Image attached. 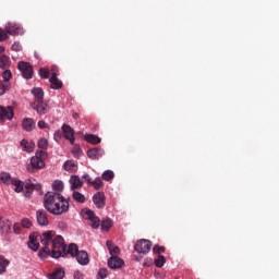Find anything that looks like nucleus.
<instances>
[{"mask_svg":"<svg viewBox=\"0 0 279 279\" xmlns=\"http://www.w3.org/2000/svg\"><path fill=\"white\" fill-rule=\"evenodd\" d=\"M52 254L51 258H65L68 254L72 258H76L78 265H88L90 258L86 251H80V247L75 243H71L68 247L64 245V238L62 235H57L52 242Z\"/></svg>","mask_w":279,"mask_h":279,"instance_id":"obj_1","label":"nucleus"},{"mask_svg":"<svg viewBox=\"0 0 279 279\" xmlns=\"http://www.w3.org/2000/svg\"><path fill=\"white\" fill-rule=\"evenodd\" d=\"M44 207L50 215H64L69 213V201L60 193L47 192L44 196Z\"/></svg>","mask_w":279,"mask_h":279,"instance_id":"obj_2","label":"nucleus"},{"mask_svg":"<svg viewBox=\"0 0 279 279\" xmlns=\"http://www.w3.org/2000/svg\"><path fill=\"white\" fill-rule=\"evenodd\" d=\"M58 235L56 231H46L40 235V243L44 245L38 252L39 258H48L49 254H53V241H56Z\"/></svg>","mask_w":279,"mask_h":279,"instance_id":"obj_3","label":"nucleus"},{"mask_svg":"<svg viewBox=\"0 0 279 279\" xmlns=\"http://www.w3.org/2000/svg\"><path fill=\"white\" fill-rule=\"evenodd\" d=\"M45 160H47V151L37 150L35 156L31 158V162L26 166L28 173H36L40 169H45Z\"/></svg>","mask_w":279,"mask_h":279,"instance_id":"obj_4","label":"nucleus"},{"mask_svg":"<svg viewBox=\"0 0 279 279\" xmlns=\"http://www.w3.org/2000/svg\"><path fill=\"white\" fill-rule=\"evenodd\" d=\"M17 69L24 80H32L34 77V66L29 62L20 61Z\"/></svg>","mask_w":279,"mask_h":279,"instance_id":"obj_5","label":"nucleus"},{"mask_svg":"<svg viewBox=\"0 0 279 279\" xmlns=\"http://www.w3.org/2000/svg\"><path fill=\"white\" fill-rule=\"evenodd\" d=\"M151 245V241L149 240H140L135 243L134 250L137 254H149Z\"/></svg>","mask_w":279,"mask_h":279,"instance_id":"obj_6","label":"nucleus"},{"mask_svg":"<svg viewBox=\"0 0 279 279\" xmlns=\"http://www.w3.org/2000/svg\"><path fill=\"white\" fill-rule=\"evenodd\" d=\"M5 119H8V121H12V119H14V110L10 106L7 108L0 106V123H3Z\"/></svg>","mask_w":279,"mask_h":279,"instance_id":"obj_7","label":"nucleus"},{"mask_svg":"<svg viewBox=\"0 0 279 279\" xmlns=\"http://www.w3.org/2000/svg\"><path fill=\"white\" fill-rule=\"evenodd\" d=\"M63 137L71 143V145H75V130L71 128V125L63 124L62 125Z\"/></svg>","mask_w":279,"mask_h":279,"instance_id":"obj_8","label":"nucleus"},{"mask_svg":"<svg viewBox=\"0 0 279 279\" xmlns=\"http://www.w3.org/2000/svg\"><path fill=\"white\" fill-rule=\"evenodd\" d=\"M34 191H37V193H39L40 195H43V185L40 183H36V184H25V191H24V197H32V194L34 193Z\"/></svg>","mask_w":279,"mask_h":279,"instance_id":"obj_9","label":"nucleus"},{"mask_svg":"<svg viewBox=\"0 0 279 279\" xmlns=\"http://www.w3.org/2000/svg\"><path fill=\"white\" fill-rule=\"evenodd\" d=\"M85 216L88 221H90V227L94 228V230H97V228L101 226V220L95 215L94 210L87 209Z\"/></svg>","mask_w":279,"mask_h":279,"instance_id":"obj_10","label":"nucleus"},{"mask_svg":"<svg viewBox=\"0 0 279 279\" xmlns=\"http://www.w3.org/2000/svg\"><path fill=\"white\" fill-rule=\"evenodd\" d=\"M36 219L38 226L45 227L49 226V218L45 209H39L36 211Z\"/></svg>","mask_w":279,"mask_h":279,"instance_id":"obj_11","label":"nucleus"},{"mask_svg":"<svg viewBox=\"0 0 279 279\" xmlns=\"http://www.w3.org/2000/svg\"><path fill=\"white\" fill-rule=\"evenodd\" d=\"M124 265H125V262H123V259L119 256L110 257L108 259V267L110 269H121V267H123Z\"/></svg>","mask_w":279,"mask_h":279,"instance_id":"obj_12","label":"nucleus"},{"mask_svg":"<svg viewBox=\"0 0 279 279\" xmlns=\"http://www.w3.org/2000/svg\"><path fill=\"white\" fill-rule=\"evenodd\" d=\"M5 32L10 34V36H19V34H21V26L16 23L9 22L5 25Z\"/></svg>","mask_w":279,"mask_h":279,"instance_id":"obj_13","label":"nucleus"},{"mask_svg":"<svg viewBox=\"0 0 279 279\" xmlns=\"http://www.w3.org/2000/svg\"><path fill=\"white\" fill-rule=\"evenodd\" d=\"M104 148H92L87 150V156L90 158V160H99V158L104 157Z\"/></svg>","mask_w":279,"mask_h":279,"instance_id":"obj_14","label":"nucleus"},{"mask_svg":"<svg viewBox=\"0 0 279 279\" xmlns=\"http://www.w3.org/2000/svg\"><path fill=\"white\" fill-rule=\"evenodd\" d=\"M34 110H36L37 114H47L49 112V105H47L45 101L41 102H34L33 105Z\"/></svg>","mask_w":279,"mask_h":279,"instance_id":"obj_15","label":"nucleus"},{"mask_svg":"<svg viewBox=\"0 0 279 279\" xmlns=\"http://www.w3.org/2000/svg\"><path fill=\"white\" fill-rule=\"evenodd\" d=\"M93 202L97 208H104V206H106V195H104L101 192H98L94 195Z\"/></svg>","mask_w":279,"mask_h":279,"instance_id":"obj_16","label":"nucleus"},{"mask_svg":"<svg viewBox=\"0 0 279 279\" xmlns=\"http://www.w3.org/2000/svg\"><path fill=\"white\" fill-rule=\"evenodd\" d=\"M70 185L71 191H76V189H82V186H84V181H82L78 175H71Z\"/></svg>","mask_w":279,"mask_h":279,"instance_id":"obj_17","label":"nucleus"},{"mask_svg":"<svg viewBox=\"0 0 279 279\" xmlns=\"http://www.w3.org/2000/svg\"><path fill=\"white\" fill-rule=\"evenodd\" d=\"M22 128L25 132H32L36 128V122L32 118H24L22 121Z\"/></svg>","mask_w":279,"mask_h":279,"instance_id":"obj_18","label":"nucleus"},{"mask_svg":"<svg viewBox=\"0 0 279 279\" xmlns=\"http://www.w3.org/2000/svg\"><path fill=\"white\" fill-rule=\"evenodd\" d=\"M32 95H34V97H35V104L43 102L45 99V92L40 87L33 88Z\"/></svg>","mask_w":279,"mask_h":279,"instance_id":"obj_19","label":"nucleus"},{"mask_svg":"<svg viewBox=\"0 0 279 279\" xmlns=\"http://www.w3.org/2000/svg\"><path fill=\"white\" fill-rule=\"evenodd\" d=\"M49 82H50V88H52V90H60V88H62L63 86L62 81H60L58 76H56V73H53V76L49 78Z\"/></svg>","mask_w":279,"mask_h":279,"instance_id":"obj_20","label":"nucleus"},{"mask_svg":"<svg viewBox=\"0 0 279 279\" xmlns=\"http://www.w3.org/2000/svg\"><path fill=\"white\" fill-rule=\"evenodd\" d=\"M107 248L109 251V254L111 255V257H117L119 256L121 250L119 248V246L114 245V243H112V241H107L106 243Z\"/></svg>","mask_w":279,"mask_h":279,"instance_id":"obj_21","label":"nucleus"},{"mask_svg":"<svg viewBox=\"0 0 279 279\" xmlns=\"http://www.w3.org/2000/svg\"><path fill=\"white\" fill-rule=\"evenodd\" d=\"M12 186H14V191L15 193H25V183H23V181L19 180V179H13V181H11Z\"/></svg>","mask_w":279,"mask_h":279,"instance_id":"obj_22","label":"nucleus"},{"mask_svg":"<svg viewBox=\"0 0 279 279\" xmlns=\"http://www.w3.org/2000/svg\"><path fill=\"white\" fill-rule=\"evenodd\" d=\"M0 231L2 234H10L12 231V225L10 223V220L5 219L0 223Z\"/></svg>","mask_w":279,"mask_h":279,"instance_id":"obj_23","label":"nucleus"},{"mask_svg":"<svg viewBox=\"0 0 279 279\" xmlns=\"http://www.w3.org/2000/svg\"><path fill=\"white\" fill-rule=\"evenodd\" d=\"M21 147L23 151H27L28 154H31V151H34V147H36V145L34 144V142H27L26 140H22Z\"/></svg>","mask_w":279,"mask_h":279,"instance_id":"obj_24","label":"nucleus"},{"mask_svg":"<svg viewBox=\"0 0 279 279\" xmlns=\"http://www.w3.org/2000/svg\"><path fill=\"white\" fill-rule=\"evenodd\" d=\"M63 169L69 173H74V171L77 169V163H75L73 160H66L63 165Z\"/></svg>","mask_w":279,"mask_h":279,"instance_id":"obj_25","label":"nucleus"},{"mask_svg":"<svg viewBox=\"0 0 279 279\" xmlns=\"http://www.w3.org/2000/svg\"><path fill=\"white\" fill-rule=\"evenodd\" d=\"M28 247L33 252H38V248L40 247L38 240H36V238H34V235H29Z\"/></svg>","mask_w":279,"mask_h":279,"instance_id":"obj_26","label":"nucleus"},{"mask_svg":"<svg viewBox=\"0 0 279 279\" xmlns=\"http://www.w3.org/2000/svg\"><path fill=\"white\" fill-rule=\"evenodd\" d=\"M14 179H12V175H10V173L8 172H2L0 174V182H2V184H7V186H10V184H12V181Z\"/></svg>","mask_w":279,"mask_h":279,"instance_id":"obj_27","label":"nucleus"},{"mask_svg":"<svg viewBox=\"0 0 279 279\" xmlns=\"http://www.w3.org/2000/svg\"><path fill=\"white\" fill-rule=\"evenodd\" d=\"M49 279H62L64 278V270L62 268L54 269L53 272L48 275Z\"/></svg>","mask_w":279,"mask_h":279,"instance_id":"obj_28","label":"nucleus"},{"mask_svg":"<svg viewBox=\"0 0 279 279\" xmlns=\"http://www.w3.org/2000/svg\"><path fill=\"white\" fill-rule=\"evenodd\" d=\"M52 191H54V193H62V191H64V182L57 180L52 183Z\"/></svg>","mask_w":279,"mask_h":279,"instance_id":"obj_29","label":"nucleus"},{"mask_svg":"<svg viewBox=\"0 0 279 279\" xmlns=\"http://www.w3.org/2000/svg\"><path fill=\"white\" fill-rule=\"evenodd\" d=\"M10 57L5 54L0 56V69H9L10 68Z\"/></svg>","mask_w":279,"mask_h":279,"instance_id":"obj_30","label":"nucleus"},{"mask_svg":"<svg viewBox=\"0 0 279 279\" xmlns=\"http://www.w3.org/2000/svg\"><path fill=\"white\" fill-rule=\"evenodd\" d=\"M85 141L87 143H90L92 145H99V143H101V138H99V136L93 135V134L87 135L85 137Z\"/></svg>","mask_w":279,"mask_h":279,"instance_id":"obj_31","label":"nucleus"},{"mask_svg":"<svg viewBox=\"0 0 279 279\" xmlns=\"http://www.w3.org/2000/svg\"><path fill=\"white\" fill-rule=\"evenodd\" d=\"M72 197L74 199V202H78V204H84V202H86V196H84V194L74 191L72 194Z\"/></svg>","mask_w":279,"mask_h":279,"instance_id":"obj_32","label":"nucleus"},{"mask_svg":"<svg viewBox=\"0 0 279 279\" xmlns=\"http://www.w3.org/2000/svg\"><path fill=\"white\" fill-rule=\"evenodd\" d=\"M100 226H101V230H104L105 232H108L110 228H112V220L110 218H106L101 221Z\"/></svg>","mask_w":279,"mask_h":279,"instance_id":"obj_33","label":"nucleus"},{"mask_svg":"<svg viewBox=\"0 0 279 279\" xmlns=\"http://www.w3.org/2000/svg\"><path fill=\"white\" fill-rule=\"evenodd\" d=\"M114 179V172L112 170H106L102 173V180H105L106 182H110V180Z\"/></svg>","mask_w":279,"mask_h":279,"instance_id":"obj_34","label":"nucleus"},{"mask_svg":"<svg viewBox=\"0 0 279 279\" xmlns=\"http://www.w3.org/2000/svg\"><path fill=\"white\" fill-rule=\"evenodd\" d=\"M90 184L96 191H99V189L104 186V181L101 180V178H96L94 181H92Z\"/></svg>","mask_w":279,"mask_h":279,"instance_id":"obj_35","label":"nucleus"},{"mask_svg":"<svg viewBox=\"0 0 279 279\" xmlns=\"http://www.w3.org/2000/svg\"><path fill=\"white\" fill-rule=\"evenodd\" d=\"M8 265H10V262H8L5 257L0 255V274H3L5 271V267H8Z\"/></svg>","mask_w":279,"mask_h":279,"instance_id":"obj_36","label":"nucleus"},{"mask_svg":"<svg viewBox=\"0 0 279 279\" xmlns=\"http://www.w3.org/2000/svg\"><path fill=\"white\" fill-rule=\"evenodd\" d=\"M154 263L159 268L165 267V263H167V258H165V256L162 255H158V257L155 259Z\"/></svg>","mask_w":279,"mask_h":279,"instance_id":"obj_37","label":"nucleus"},{"mask_svg":"<svg viewBox=\"0 0 279 279\" xmlns=\"http://www.w3.org/2000/svg\"><path fill=\"white\" fill-rule=\"evenodd\" d=\"M37 145L39 149H47V147H49V142L47 141V138H40Z\"/></svg>","mask_w":279,"mask_h":279,"instance_id":"obj_38","label":"nucleus"},{"mask_svg":"<svg viewBox=\"0 0 279 279\" xmlns=\"http://www.w3.org/2000/svg\"><path fill=\"white\" fill-rule=\"evenodd\" d=\"M49 70L45 69V68H41L39 69V75L43 80H49Z\"/></svg>","mask_w":279,"mask_h":279,"instance_id":"obj_39","label":"nucleus"},{"mask_svg":"<svg viewBox=\"0 0 279 279\" xmlns=\"http://www.w3.org/2000/svg\"><path fill=\"white\" fill-rule=\"evenodd\" d=\"M2 77H3L4 82H10L12 80V71L5 70L2 73Z\"/></svg>","mask_w":279,"mask_h":279,"instance_id":"obj_40","label":"nucleus"},{"mask_svg":"<svg viewBox=\"0 0 279 279\" xmlns=\"http://www.w3.org/2000/svg\"><path fill=\"white\" fill-rule=\"evenodd\" d=\"M7 90H10V85L8 83H0V96L5 95Z\"/></svg>","mask_w":279,"mask_h":279,"instance_id":"obj_41","label":"nucleus"},{"mask_svg":"<svg viewBox=\"0 0 279 279\" xmlns=\"http://www.w3.org/2000/svg\"><path fill=\"white\" fill-rule=\"evenodd\" d=\"M153 252L154 254H165V246L155 245Z\"/></svg>","mask_w":279,"mask_h":279,"instance_id":"obj_42","label":"nucleus"},{"mask_svg":"<svg viewBox=\"0 0 279 279\" xmlns=\"http://www.w3.org/2000/svg\"><path fill=\"white\" fill-rule=\"evenodd\" d=\"M98 276L100 279L108 278V269L107 268H100L98 270Z\"/></svg>","mask_w":279,"mask_h":279,"instance_id":"obj_43","label":"nucleus"},{"mask_svg":"<svg viewBox=\"0 0 279 279\" xmlns=\"http://www.w3.org/2000/svg\"><path fill=\"white\" fill-rule=\"evenodd\" d=\"M21 226L22 228H32V220H29L28 218H24L21 221Z\"/></svg>","mask_w":279,"mask_h":279,"instance_id":"obj_44","label":"nucleus"},{"mask_svg":"<svg viewBox=\"0 0 279 279\" xmlns=\"http://www.w3.org/2000/svg\"><path fill=\"white\" fill-rule=\"evenodd\" d=\"M4 40H8V32L0 28V43H3Z\"/></svg>","mask_w":279,"mask_h":279,"instance_id":"obj_45","label":"nucleus"},{"mask_svg":"<svg viewBox=\"0 0 279 279\" xmlns=\"http://www.w3.org/2000/svg\"><path fill=\"white\" fill-rule=\"evenodd\" d=\"M72 154L73 156H80L82 154V148H80L78 145H74V147L72 148Z\"/></svg>","mask_w":279,"mask_h":279,"instance_id":"obj_46","label":"nucleus"},{"mask_svg":"<svg viewBox=\"0 0 279 279\" xmlns=\"http://www.w3.org/2000/svg\"><path fill=\"white\" fill-rule=\"evenodd\" d=\"M22 227H23V226H22L21 223L15 222L14 226H13V232H14L15 234H21V228H22Z\"/></svg>","mask_w":279,"mask_h":279,"instance_id":"obj_47","label":"nucleus"},{"mask_svg":"<svg viewBox=\"0 0 279 279\" xmlns=\"http://www.w3.org/2000/svg\"><path fill=\"white\" fill-rule=\"evenodd\" d=\"M47 128H49V124H47V122H45V120H40V121L38 122V129H39V130H45V129H47Z\"/></svg>","mask_w":279,"mask_h":279,"instance_id":"obj_48","label":"nucleus"},{"mask_svg":"<svg viewBox=\"0 0 279 279\" xmlns=\"http://www.w3.org/2000/svg\"><path fill=\"white\" fill-rule=\"evenodd\" d=\"M50 73H51V77H53V73L56 77H58V66L52 65Z\"/></svg>","mask_w":279,"mask_h":279,"instance_id":"obj_49","label":"nucleus"},{"mask_svg":"<svg viewBox=\"0 0 279 279\" xmlns=\"http://www.w3.org/2000/svg\"><path fill=\"white\" fill-rule=\"evenodd\" d=\"M83 180H86L87 184H90L93 182V181H90V175H88L87 173L83 174Z\"/></svg>","mask_w":279,"mask_h":279,"instance_id":"obj_50","label":"nucleus"},{"mask_svg":"<svg viewBox=\"0 0 279 279\" xmlns=\"http://www.w3.org/2000/svg\"><path fill=\"white\" fill-rule=\"evenodd\" d=\"M151 264H153L151 259H145L144 267H151Z\"/></svg>","mask_w":279,"mask_h":279,"instance_id":"obj_51","label":"nucleus"},{"mask_svg":"<svg viewBox=\"0 0 279 279\" xmlns=\"http://www.w3.org/2000/svg\"><path fill=\"white\" fill-rule=\"evenodd\" d=\"M62 138V135L60 134V132H56L54 133V141H60Z\"/></svg>","mask_w":279,"mask_h":279,"instance_id":"obj_52","label":"nucleus"},{"mask_svg":"<svg viewBox=\"0 0 279 279\" xmlns=\"http://www.w3.org/2000/svg\"><path fill=\"white\" fill-rule=\"evenodd\" d=\"M73 119H80V113L75 112L72 114Z\"/></svg>","mask_w":279,"mask_h":279,"instance_id":"obj_53","label":"nucleus"},{"mask_svg":"<svg viewBox=\"0 0 279 279\" xmlns=\"http://www.w3.org/2000/svg\"><path fill=\"white\" fill-rule=\"evenodd\" d=\"M5 51V47L0 46V53H3Z\"/></svg>","mask_w":279,"mask_h":279,"instance_id":"obj_54","label":"nucleus"},{"mask_svg":"<svg viewBox=\"0 0 279 279\" xmlns=\"http://www.w3.org/2000/svg\"><path fill=\"white\" fill-rule=\"evenodd\" d=\"M11 49L14 51L16 49V45H13Z\"/></svg>","mask_w":279,"mask_h":279,"instance_id":"obj_55","label":"nucleus"}]
</instances>
